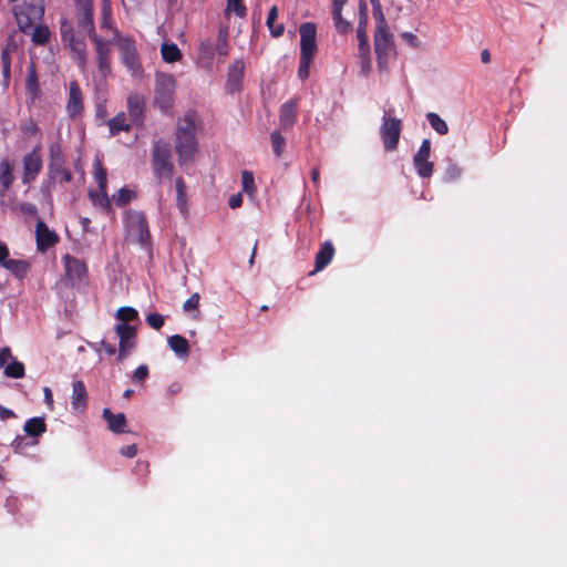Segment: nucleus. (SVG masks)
I'll use <instances>...</instances> for the list:
<instances>
[{
	"label": "nucleus",
	"mask_w": 567,
	"mask_h": 567,
	"mask_svg": "<svg viewBox=\"0 0 567 567\" xmlns=\"http://www.w3.org/2000/svg\"><path fill=\"white\" fill-rule=\"evenodd\" d=\"M374 51L380 72H388L390 58L394 53L393 34L389 29L374 30Z\"/></svg>",
	"instance_id": "nucleus-5"
},
{
	"label": "nucleus",
	"mask_w": 567,
	"mask_h": 567,
	"mask_svg": "<svg viewBox=\"0 0 567 567\" xmlns=\"http://www.w3.org/2000/svg\"><path fill=\"white\" fill-rule=\"evenodd\" d=\"M107 126L112 136L131 130V125L126 123V115L124 112H120L113 118L109 120Z\"/></svg>",
	"instance_id": "nucleus-33"
},
{
	"label": "nucleus",
	"mask_w": 567,
	"mask_h": 567,
	"mask_svg": "<svg viewBox=\"0 0 567 567\" xmlns=\"http://www.w3.org/2000/svg\"><path fill=\"white\" fill-rule=\"evenodd\" d=\"M146 322L155 330H159L164 326V317L161 313L152 312L146 317Z\"/></svg>",
	"instance_id": "nucleus-52"
},
{
	"label": "nucleus",
	"mask_w": 567,
	"mask_h": 567,
	"mask_svg": "<svg viewBox=\"0 0 567 567\" xmlns=\"http://www.w3.org/2000/svg\"><path fill=\"white\" fill-rule=\"evenodd\" d=\"M332 20L338 33L347 34L352 31V24L348 20L343 19L342 10H332Z\"/></svg>",
	"instance_id": "nucleus-38"
},
{
	"label": "nucleus",
	"mask_w": 567,
	"mask_h": 567,
	"mask_svg": "<svg viewBox=\"0 0 567 567\" xmlns=\"http://www.w3.org/2000/svg\"><path fill=\"white\" fill-rule=\"evenodd\" d=\"M51 32L47 25H37L33 29L32 42L38 45H44L50 41Z\"/></svg>",
	"instance_id": "nucleus-42"
},
{
	"label": "nucleus",
	"mask_w": 567,
	"mask_h": 567,
	"mask_svg": "<svg viewBox=\"0 0 567 567\" xmlns=\"http://www.w3.org/2000/svg\"><path fill=\"white\" fill-rule=\"evenodd\" d=\"M373 8V18L377 21L375 30L380 29H389L388 22L385 20L382 6L379 0H370Z\"/></svg>",
	"instance_id": "nucleus-44"
},
{
	"label": "nucleus",
	"mask_w": 567,
	"mask_h": 567,
	"mask_svg": "<svg viewBox=\"0 0 567 567\" xmlns=\"http://www.w3.org/2000/svg\"><path fill=\"white\" fill-rule=\"evenodd\" d=\"M9 257V248L0 240V265H2Z\"/></svg>",
	"instance_id": "nucleus-63"
},
{
	"label": "nucleus",
	"mask_w": 567,
	"mask_h": 567,
	"mask_svg": "<svg viewBox=\"0 0 567 567\" xmlns=\"http://www.w3.org/2000/svg\"><path fill=\"white\" fill-rule=\"evenodd\" d=\"M113 39L121 52L123 64L133 75L140 74L142 72V65L135 41L130 37H122L116 28L113 29Z\"/></svg>",
	"instance_id": "nucleus-4"
},
{
	"label": "nucleus",
	"mask_w": 567,
	"mask_h": 567,
	"mask_svg": "<svg viewBox=\"0 0 567 567\" xmlns=\"http://www.w3.org/2000/svg\"><path fill=\"white\" fill-rule=\"evenodd\" d=\"M199 293L198 292H194L183 305V309L185 311H192V310H196L198 308V305H199Z\"/></svg>",
	"instance_id": "nucleus-54"
},
{
	"label": "nucleus",
	"mask_w": 567,
	"mask_h": 567,
	"mask_svg": "<svg viewBox=\"0 0 567 567\" xmlns=\"http://www.w3.org/2000/svg\"><path fill=\"white\" fill-rule=\"evenodd\" d=\"M25 91L32 102L35 101L41 93L35 65L32 62L27 68Z\"/></svg>",
	"instance_id": "nucleus-24"
},
{
	"label": "nucleus",
	"mask_w": 567,
	"mask_h": 567,
	"mask_svg": "<svg viewBox=\"0 0 567 567\" xmlns=\"http://www.w3.org/2000/svg\"><path fill=\"white\" fill-rule=\"evenodd\" d=\"M120 453L125 457L132 458L137 454V446L135 444L122 446Z\"/></svg>",
	"instance_id": "nucleus-58"
},
{
	"label": "nucleus",
	"mask_w": 567,
	"mask_h": 567,
	"mask_svg": "<svg viewBox=\"0 0 567 567\" xmlns=\"http://www.w3.org/2000/svg\"><path fill=\"white\" fill-rule=\"evenodd\" d=\"M228 29L220 28L217 33L216 42L214 43L215 53L219 56L225 58L229 54V43H228Z\"/></svg>",
	"instance_id": "nucleus-34"
},
{
	"label": "nucleus",
	"mask_w": 567,
	"mask_h": 567,
	"mask_svg": "<svg viewBox=\"0 0 567 567\" xmlns=\"http://www.w3.org/2000/svg\"><path fill=\"white\" fill-rule=\"evenodd\" d=\"M426 120L437 134L446 135L449 133L447 123L439 114L434 112H429L426 114Z\"/></svg>",
	"instance_id": "nucleus-36"
},
{
	"label": "nucleus",
	"mask_w": 567,
	"mask_h": 567,
	"mask_svg": "<svg viewBox=\"0 0 567 567\" xmlns=\"http://www.w3.org/2000/svg\"><path fill=\"white\" fill-rule=\"evenodd\" d=\"M368 22H358L357 38H358V51L370 50V43L368 38Z\"/></svg>",
	"instance_id": "nucleus-40"
},
{
	"label": "nucleus",
	"mask_w": 567,
	"mask_h": 567,
	"mask_svg": "<svg viewBox=\"0 0 567 567\" xmlns=\"http://www.w3.org/2000/svg\"><path fill=\"white\" fill-rule=\"evenodd\" d=\"M115 317L121 323H128L138 319V312L133 307H121L117 309Z\"/></svg>",
	"instance_id": "nucleus-45"
},
{
	"label": "nucleus",
	"mask_w": 567,
	"mask_h": 567,
	"mask_svg": "<svg viewBox=\"0 0 567 567\" xmlns=\"http://www.w3.org/2000/svg\"><path fill=\"white\" fill-rule=\"evenodd\" d=\"M334 256V247L331 241H324L319 251L316 255V264L315 270L311 271V275L321 271L324 267H327Z\"/></svg>",
	"instance_id": "nucleus-23"
},
{
	"label": "nucleus",
	"mask_w": 567,
	"mask_h": 567,
	"mask_svg": "<svg viewBox=\"0 0 567 567\" xmlns=\"http://www.w3.org/2000/svg\"><path fill=\"white\" fill-rule=\"evenodd\" d=\"M198 150L195 113H187L177 123L175 151L181 166L192 163Z\"/></svg>",
	"instance_id": "nucleus-2"
},
{
	"label": "nucleus",
	"mask_w": 567,
	"mask_h": 567,
	"mask_svg": "<svg viewBox=\"0 0 567 567\" xmlns=\"http://www.w3.org/2000/svg\"><path fill=\"white\" fill-rule=\"evenodd\" d=\"M279 9L277 6H272L268 12L266 24L268 29H272V27L276 24V20L278 18Z\"/></svg>",
	"instance_id": "nucleus-56"
},
{
	"label": "nucleus",
	"mask_w": 567,
	"mask_h": 567,
	"mask_svg": "<svg viewBox=\"0 0 567 567\" xmlns=\"http://www.w3.org/2000/svg\"><path fill=\"white\" fill-rule=\"evenodd\" d=\"M103 417L107 422V426L110 431L114 433H124L126 432V417L123 413L114 414L110 409L103 410Z\"/></svg>",
	"instance_id": "nucleus-26"
},
{
	"label": "nucleus",
	"mask_w": 567,
	"mask_h": 567,
	"mask_svg": "<svg viewBox=\"0 0 567 567\" xmlns=\"http://www.w3.org/2000/svg\"><path fill=\"white\" fill-rule=\"evenodd\" d=\"M1 266L20 279L24 278L30 269V264L27 260L9 259V257Z\"/></svg>",
	"instance_id": "nucleus-29"
},
{
	"label": "nucleus",
	"mask_w": 567,
	"mask_h": 567,
	"mask_svg": "<svg viewBox=\"0 0 567 567\" xmlns=\"http://www.w3.org/2000/svg\"><path fill=\"white\" fill-rule=\"evenodd\" d=\"M126 104L128 116L133 124L143 125L145 118V99L136 93L130 94Z\"/></svg>",
	"instance_id": "nucleus-18"
},
{
	"label": "nucleus",
	"mask_w": 567,
	"mask_h": 567,
	"mask_svg": "<svg viewBox=\"0 0 567 567\" xmlns=\"http://www.w3.org/2000/svg\"><path fill=\"white\" fill-rule=\"evenodd\" d=\"M311 61V58L300 56L298 68V76L300 80L305 81L308 79Z\"/></svg>",
	"instance_id": "nucleus-51"
},
{
	"label": "nucleus",
	"mask_w": 567,
	"mask_h": 567,
	"mask_svg": "<svg viewBox=\"0 0 567 567\" xmlns=\"http://www.w3.org/2000/svg\"><path fill=\"white\" fill-rule=\"evenodd\" d=\"M49 163H64V154L59 143L51 144L49 147Z\"/></svg>",
	"instance_id": "nucleus-48"
},
{
	"label": "nucleus",
	"mask_w": 567,
	"mask_h": 567,
	"mask_svg": "<svg viewBox=\"0 0 567 567\" xmlns=\"http://www.w3.org/2000/svg\"><path fill=\"white\" fill-rule=\"evenodd\" d=\"M269 31H270V33H271V35H272L274 38H279V37H281V35L284 34V32H285V25H284V23H277V24H275V25L272 27V29H270Z\"/></svg>",
	"instance_id": "nucleus-61"
},
{
	"label": "nucleus",
	"mask_w": 567,
	"mask_h": 567,
	"mask_svg": "<svg viewBox=\"0 0 567 567\" xmlns=\"http://www.w3.org/2000/svg\"><path fill=\"white\" fill-rule=\"evenodd\" d=\"M84 111L83 93L78 81L73 80L69 84V96L66 102V112L71 118H76Z\"/></svg>",
	"instance_id": "nucleus-16"
},
{
	"label": "nucleus",
	"mask_w": 567,
	"mask_h": 567,
	"mask_svg": "<svg viewBox=\"0 0 567 567\" xmlns=\"http://www.w3.org/2000/svg\"><path fill=\"white\" fill-rule=\"evenodd\" d=\"M59 235L50 229L43 220H38L35 225V241L37 249L40 252H45L51 247L59 243Z\"/></svg>",
	"instance_id": "nucleus-15"
},
{
	"label": "nucleus",
	"mask_w": 567,
	"mask_h": 567,
	"mask_svg": "<svg viewBox=\"0 0 567 567\" xmlns=\"http://www.w3.org/2000/svg\"><path fill=\"white\" fill-rule=\"evenodd\" d=\"M3 369L4 374L9 378L20 379L24 375V364L16 359H12Z\"/></svg>",
	"instance_id": "nucleus-43"
},
{
	"label": "nucleus",
	"mask_w": 567,
	"mask_h": 567,
	"mask_svg": "<svg viewBox=\"0 0 567 567\" xmlns=\"http://www.w3.org/2000/svg\"><path fill=\"white\" fill-rule=\"evenodd\" d=\"M91 40L94 43L99 73L102 75V78L106 79L112 73L110 56L112 41L105 40L100 35H94V38Z\"/></svg>",
	"instance_id": "nucleus-12"
},
{
	"label": "nucleus",
	"mask_w": 567,
	"mask_h": 567,
	"mask_svg": "<svg viewBox=\"0 0 567 567\" xmlns=\"http://www.w3.org/2000/svg\"><path fill=\"white\" fill-rule=\"evenodd\" d=\"M244 70L245 64L244 61L238 59L235 60L228 68L227 81H226V90L229 93H235L240 91L243 80H244Z\"/></svg>",
	"instance_id": "nucleus-17"
},
{
	"label": "nucleus",
	"mask_w": 567,
	"mask_h": 567,
	"mask_svg": "<svg viewBox=\"0 0 567 567\" xmlns=\"http://www.w3.org/2000/svg\"><path fill=\"white\" fill-rule=\"evenodd\" d=\"M162 58L167 63H174L182 59V52L175 43H164L161 48Z\"/></svg>",
	"instance_id": "nucleus-35"
},
{
	"label": "nucleus",
	"mask_w": 567,
	"mask_h": 567,
	"mask_svg": "<svg viewBox=\"0 0 567 567\" xmlns=\"http://www.w3.org/2000/svg\"><path fill=\"white\" fill-rule=\"evenodd\" d=\"M243 204V196L240 193L234 194L230 196L228 205L230 208L235 209L240 207Z\"/></svg>",
	"instance_id": "nucleus-59"
},
{
	"label": "nucleus",
	"mask_w": 567,
	"mask_h": 567,
	"mask_svg": "<svg viewBox=\"0 0 567 567\" xmlns=\"http://www.w3.org/2000/svg\"><path fill=\"white\" fill-rule=\"evenodd\" d=\"M431 141L429 138H424L421 143V146L416 154L413 156V165L416 169V173L422 178H429L433 174L434 164L431 162Z\"/></svg>",
	"instance_id": "nucleus-13"
},
{
	"label": "nucleus",
	"mask_w": 567,
	"mask_h": 567,
	"mask_svg": "<svg viewBox=\"0 0 567 567\" xmlns=\"http://www.w3.org/2000/svg\"><path fill=\"white\" fill-rule=\"evenodd\" d=\"M126 228L130 236H132L138 244L146 246L150 244L151 234L148 229L147 218L144 213L131 210L127 213Z\"/></svg>",
	"instance_id": "nucleus-7"
},
{
	"label": "nucleus",
	"mask_w": 567,
	"mask_h": 567,
	"mask_svg": "<svg viewBox=\"0 0 567 567\" xmlns=\"http://www.w3.org/2000/svg\"><path fill=\"white\" fill-rule=\"evenodd\" d=\"M297 121V102L289 100L280 107L279 124L284 130L290 128Z\"/></svg>",
	"instance_id": "nucleus-21"
},
{
	"label": "nucleus",
	"mask_w": 567,
	"mask_h": 567,
	"mask_svg": "<svg viewBox=\"0 0 567 567\" xmlns=\"http://www.w3.org/2000/svg\"><path fill=\"white\" fill-rule=\"evenodd\" d=\"M22 167V183L24 185L33 183L43 167L41 150L39 146H35L30 153L23 156Z\"/></svg>",
	"instance_id": "nucleus-10"
},
{
	"label": "nucleus",
	"mask_w": 567,
	"mask_h": 567,
	"mask_svg": "<svg viewBox=\"0 0 567 567\" xmlns=\"http://www.w3.org/2000/svg\"><path fill=\"white\" fill-rule=\"evenodd\" d=\"M14 181L13 167L8 158H3L0 162V185L2 194L8 192Z\"/></svg>",
	"instance_id": "nucleus-27"
},
{
	"label": "nucleus",
	"mask_w": 567,
	"mask_h": 567,
	"mask_svg": "<svg viewBox=\"0 0 567 567\" xmlns=\"http://www.w3.org/2000/svg\"><path fill=\"white\" fill-rule=\"evenodd\" d=\"M270 141L275 155L277 157H280L286 146V138L281 135L279 131H274L270 134Z\"/></svg>",
	"instance_id": "nucleus-46"
},
{
	"label": "nucleus",
	"mask_w": 567,
	"mask_h": 567,
	"mask_svg": "<svg viewBox=\"0 0 567 567\" xmlns=\"http://www.w3.org/2000/svg\"><path fill=\"white\" fill-rule=\"evenodd\" d=\"M75 27L66 20H61L60 33L63 43L72 53L73 60L84 70L87 61V45L84 37L93 39L96 34L94 24V7L92 0H75Z\"/></svg>",
	"instance_id": "nucleus-1"
},
{
	"label": "nucleus",
	"mask_w": 567,
	"mask_h": 567,
	"mask_svg": "<svg viewBox=\"0 0 567 567\" xmlns=\"http://www.w3.org/2000/svg\"><path fill=\"white\" fill-rule=\"evenodd\" d=\"M176 80L172 74L158 73L155 81V103L166 112L174 103Z\"/></svg>",
	"instance_id": "nucleus-6"
},
{
	"label": "nucleus",
	"mask_w": 567,
	"mask_h": 567,
	"mask_svg": "<svg viewBox=\"0 0 567 567\" xmlns=\"http://www.w3.org/2000/svg\"><path fill=\"white\" fill-rule=\"evenodd\" d=\"M148 377V367L141 364L136 368L133 373L132 381L135 383H143Z\"/></svg>",
	"instance_id": "nucleus-53"
},
{
	"label": "nucleus",
	"mask_w": 567,
	"mask_h": 567,
	"mask_svg": "<svg viewBox=\"0 0 567 567\" xmlns=\"http://www.w3.org/2000/svg\"><path fill=\"white\" fill-rule=\"evenodd\" d=\"M71 404L74 410L85 409L87 404V392L83 381L78 380L72 384Z\"/></svg>",
	"instance_id": "nucleus-25"
},
{
	"label": "nucleus",
	"mask_w": 567,
	"mask_h": 567,
	"mask_svg": "<svg viewBox=\"0 0 567 567\" xmlns=\"http://www.w3.org/2000/svg\"><path fill=\"white\" fill-rule=\"evenodd\" d=\"M113 18H112V7L109 0H104L101 8V19H100V28L101 29H112Z\"/></svg>",
	"instance_id": "nucleus-39"
},
{
	"label": "nucleus",
	"mask_w": 567,
	"mask_h": 567,
	"mask_svg": "<svg viewBox=\"0 0 567 567\" xmlns=\"http://www.w3.org/2000/svg\"><path fill=\"white\" fill-rule=\"evenodd\" d=\"M168 346L179 358H187L189 355V343L187 339L179 334H174L168 338Z\"/></svg>",
	"instance_id": "nucleus-28"
},
{
	"label": "nucleus",
	"mask_w": 567,
	"mask_h": 567,
	"mask_svg": "<svg viewBox=\"0 0 567 567\" xmlns=\"http://www.w3.org/2000/svg\"><path fill=\"white\" fill-rule=\"evenodd\" d=\"M227 11H233L239 18H244L247 14V8L243 0H227Z\"/></svg>",
	"instance_id": "nucleus-49"
},
{
	"label": "nucleus",
	"mask_w": 567,
	"mask_h": 567,
	"mask_svg": "<svg viewBox=\"0 0 567 567\" xmlns=\"http://www.w3.org/2000/svg\"><path fill=\"white\" fill-rule=\"evenodd\" d=\"M23 431L27 435L38 437L47 431V424L43 417L29 419L24 425Z\"/></svg>",
	"instance_id": "nucleus-32"
},
{
	"label": "nucleus",
	"mask_w": 567,
	"mask_h": 567,
	"mask_svg": "<svg viewBox=\"0 0 567 567\" xmlns=\"http://www.w3.org/2000/svg\"><path fill=\"white\" fill-rule=\"evenodd\" d=\"M215 54L216 53L214 49V43L209 39L204 40L199 43L197 61L202 65V68L212 70L214 65Z\"/></svg>",
	"instance_id": "nucleus-22"
},
{
	"label": "nucleus",
	"mask_w": 567,
	"mask_h": 567,
	"mask_svg": "<svg viewBox=\"0 0 567 567\" xmlns=\"http://www.w3.org/2000/svg\"><path fill=\"white\" fill-rule=\"evenodd\" d=\"M300 56L313 58L317 52V27L312 22H305L299 28Z\"/></svg>",
	"instance_id": "nucleus-14"
},
{
	"label": "nucleus",
	"mask_w": 567,
	"mask_h": 567,
	"mask_svg": "<svg viewBox=\"0 0 567 567\" xmlns=\"http://www.w3.org/2000/svg\"><path fill=\"white\" fill-rule=\"evenodd\" d=\"M241 183H243V190L247 194H252L255 192V179L254 175L249 171H244L241 173Z\"/></svg>",
	"instance_id": "nucleus-50"
},
{
	"label": "nucleus",
	"mask_w": 567,
	"mask_h": 567,
	"mask_svg": "<svg viewBox=\"0 0 567 567\" xmlns=\"http://www.w3.org/2000/svg\"><path fill=\"white\" fill-rule=\"evenodd\" d=\"M151 164L153 174L159 182L171 179L174 174V163L171 144L162 138L153 142Z\"/></svg>",
	"instance_id": "nucleus-3"
},
{
	"label": "nucleus",
	"mask_w": 567,
	"mask_h": 567,
	"mask_svg": "<svg viewBox=\"0 0 567 567\" xmlns=\"http://www.w3.org/2000/svg\"><path fill=\"white\" fill-rule=\"evenodd\" d=\"M402 131V122L396 117L384 115L380 126V136L386 152L396 150Z\"/></svg>",
	"instance_id": "nucleus-8"
},
{
	"label": "nucleus",
	"mask_w": 567,
	"mask_h": 567,
	"mask_svg": "<svg viewBox=\"0 0 567 567\" xmlns=\"http://www.w3.org/2000/svg\"><path fill=\"white\" fill-rule=\"evenodd\" d=\"M101 344L109 355H113L116 352V349L113 344L106 343L105 341H102Z\"/></svg>",
	"instance_id": "nucleus-64"
},
{
	"label": "nucleus",
	"mask_w": 567,
	"mask_h": 567,
	"mask_svg": "<svg viewBox=\"0 0 567 567\" xmlns=\"http://www.w3.org/2000/svg\"><path fill=\"white\" fill-rule=\"evenodd\" d=\"M176 206L183 215L187 213V186L183 177L175 179Z\"/></svg>",
	"instance_id": "nucleus-31"
},
{
	"label": "nucleus",
	"mask_w": 567,
	"mask_h": 567,
	"mask_svg": "<svg viewBox=\"0 0 567 567\" xmlns=\"http://www.w3.org/2000/svg\"><path fill=\"white\" fill-rule=\"evenodd\" d=\"M16 414L12 410H9L0 404V419L6 421L8 419L14 417Z\"/></svg>",
	"instance_id": "nucleus-62"
},
{
	"label": "nucleus",
	"mask_w": 567,
	"mask_h": 567,
	"mask_svg": "<svg viewBox=\"0 0 567 567\" xmlns=\"http://www.w3.org/2000/svg\"><path fill=\"white\" fill-rule=\"evenodd\" d=\"M12 359V353L10 348L4 347L0 350V368H4L9 360Z\"/></svg>",
	"instance_id": "nucleus-57"
},
{
	"label": "nucleus",
	"mask_w": 567,
	"mask_h": 567,
	"mask_svg": "<svg viewBox=\"0 0 567 567\" xmlns=\"http://www.w3.org/2000/svg\"><path fill=\"white\" fill-rule=\"evenodd\" d=\"M48 178L51 184L70 183L73 179L72 172L64 166V163H49L48 164Z\"/></svg>",
	"instance_id": "nucleus-19"
},
{
	"label": "nucleus",
	"mask_w": 567,
	"mask_h": 567,
	"mask_svg": "<svg viewBox=\"0 0 567 567\" xmlns=\"http://www.w3.org/2000/svg\"><path fill=\"white\" fill-rule=\"evenodd\" d=\"M114 330L120 339L117 360L122 361L136 347L137 330L130 323H118Z\"/></svg>",
	"instance_id": "nucleus-11"
},
{
	"label": "nucleus",
	"mask_w": 567,
	"mask_h": 567,
	"mask_svg": "<svg viewBox=\"0 0 567 567\" xmlns=\"http://www.w3.org/2000/svg\"><path fill=\"white\" fill-rule=\"evenodd\" d=\"M87 195L95 207L101 208L105 213L111 210V200L107 196L106 189H89Z\"/></svg>",
	"instance_id": "nucleus-30"
},
{
	"label": "nucleus",
	"mask_w": 567,
	"mask_h": 567,
	"mask_svg": "<svg viewBox=\"0 0 567 567\" xmlns=\"http://www.w3.org/2000/svg\"><path fill=\"white\" fill-rule=\"evenodd\" d=\"M371 53L370 50L358 51L360 59V73L367 76L371 71Z\"/></svg>",
	"instance_id": "nucleus-47"
},
{
	"label": "nucleus",
	"mask_w": 567,
	"mask_h": 567,
	"mask_svg": "<svg viewBox=\"0 0 567 567\" xmlns=\"http://www.w3.org/2000/svg\"><path fill=\"white\" fill-rule=\"evenodd\" d=\"M93 169H94V181L97 184V188L106 189L107 188V172L100 159L94 161Z\"/></svg>",
	"instance_id": "nucleus-37"
},
{
	"label": "nucleus",
	"mask_w": 567,
	"mask_h": 567,
	"mask_svg": "<svg viewBox=\"0 0 567 567\" xmlns=\"http://www.w3.org/2000/svg\"><path fill=\"white\" fill-rule=\"evenodd\" d=\"M135 197L136 194L134 190L123 187L116 194L113 195V202L117 207H123L127 205L131 200H133Z\"/></svg>",
	"instance_id": "nucleus-41"
},
{
	"label": "nucleus",
	"mask_w": 567,
	"mask_h": 567,
	"mask_svg": "<svg viewBox=\"0 0 567 567\" xmlns=\"http://www.w3.org/2000/svg\"><path fill=\"white\" fill-rule=\"evenodd\" d=\"M446 174L450 179H456L461 176V168H458L456 165H450Z\"/></svg>",
	"instance_id": "nucleus-60"
},
{
	"label": "nucleus",
	"mask_w": 567,
	"mask_h": 567,
	"mask_svg": "<svg viewBox=\"0 0 567 567\" xmlns=\"http://www.w3.org/2000/svg\"><path fill=\"white\" fill-rule=\"evenodd\" d=\"M43 9L40 8L39 12H42ZM38 12V9L35 6H22L14 10V17L17 20V23L19 25V29L27 33L28 30L33 24V18L30 16L31 13Z\"/></svg>",
	"instance_id": "nucleus-20"
},
{
	"label": "nucleus",
	"mask_w": 567,
	"mask_h": 567,
	"mask_svg": "<svg viewBox=\"0 0 567 567\" xmlns=\"http://www.w3.org/2000/svg\"><path fill=\"white\" fill-rule=\"evenodd\" d=\"M359 20L358 22H368L369 16H368V3L365 0H359Z\"/></svg>",
	"instance_id": "nucleus-55"
},
{
	"label": "nucleus",
	"mask_w": 567,
	"mask_h": 567,
	"mask_svg": "<svg viewBox=\"0 0 567 567\" xmlns=\"http://www.w3.org/2000/svg\"><path fill=\"white\" fill-rule=\"evenodd\" d=\"M68 281L72 287H80L87 282L89 270L85 261L69 254L62 257Z\"/></svg>",
	"instance_id": "nucleus-9"
}]
</instances>
